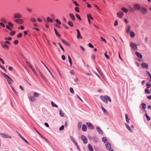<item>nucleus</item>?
<instances>
[{
  "mask_svg": "<svg viewBox=\"0 0 151 151\" xmlns=\"http://www.w3.org/2000/svg\"><path fill=\"white\" fill-rule=\"evenodd\" d=\"M141 105L142 106V110L143 109H145L146 108V104L144 103H142L141 104Z\"/></svg>",
  "mask_w": 151,
  "mask_h": 151,
  "instance_id": "obj_25",
  "label": "nucleus"
},
{
  "mask_svg": "<svg viewBox=\"0 0 151 151\" xmlns=\"http://www.w3.org/2000/svg\"><path fill=\"white\" fill-rule=\"evenodd\" d=\"M54 30H55V33L56 35V36L58 37H60V36H61V35H60L57 32V30H56V29H54Z\"/></svg>",
  "mask_w": 151,
  "mask_h": 151,
  "instance_id": "obj_27",
  "label": "nucleus"
},
{
  "mask_svg": "<svg viewBox=\"0 0 151 151\" xmlns=\"http://www.w3.org/2000/svg\"><path fill=\"white\" fill-rule=\"evenodd\" d=\"M36 67L37 70V71L38 72L40 76H41V78L43 79V81H47V79L45 77V76H44V75L42 74V73H41V72L40 71V70L37 67Z\"/></svg>",
  "mask_w": 151,
  "mask_h": 151,
  "instance_id": "obj_2",
  "label": "nucleus"
},
{
  "mask_svg": "<svg viewBox=\"0 0 151 151\" xmlns=\"http://www.w3.org/2000/svg\"><path fill=\"white\" fill-rule=\"evenodd\" d=\"M130 45L133 49L136 50H137V46L135 43L133 42H131L130 44Z\"/></svg>",
  "mask_w": 151,
  "mask_h": 151,
  "instance_id": "obj_8",
  "label": "nucleus"
},
{
  "mask_svg": "<svg viewBox=\"0 0 151 151\" xmlns=\"http://www.w3.org/2000/svg\"><path fill=\"white\" fill-rule=\"evenodd\" d=\"M22 34L21 33H19L17 35V37L18 38H19L22 37Z\"/></svg>",
  "mask_w": 151,
  "mask_h": 151,
  "instance_id": "obj_54",
  "label": "nucleus"
},
{
  "mask_svg": "<svg viewBox=\"0 0 151 151\" xmlns=\"http://www.w3.org/2000/svg\"><path fill=\"white\" fill-rule=\"evenodd\" d=\"M70 91L72 93H74V91L72 88L70 87Z\"/></svg>",
  "mask_w": 151,
  "mask_h": 151,
  "instance_id": "obj_48",
  "label": "nucleus"
},
{
  "mask_svg": "<svg viewBox=\"0 0 151 151\" xmlns=\"http://www.w3.org/2000/svg\"><path fill=\"white\" fill-rule=\"evenodd\" d=\"M77 32V38L78 39H79V38H81V39L82 38V37L81 36V35L78 29H77L76 30Z\"/></svg>",
  "mask_w": 151,
  "mask_h": 151,
  "instance_id": "obj_14",
  "label": "nucleus"
},
{
  "mask_svg": "<svg viewBox=\"0 0 151 151\" xmlns=\"http://www.w3.org/2000/svg\"><path fill=\"white\" fill-rule=\"evenodd\" d=\"M47 21L49 22H52V19L50 18L49 17H47Z\"/></svg>",
  "mask_w": 151,
  "mask_h": 151,
  "instance_id": "obj_39",
  "label": "nucleus"
},
{
  "mask_svg": "<svg viewBox=\"0 0 151 151\" xmlns=\"http://www.w3.org/2000/svg\"><path fill=\"white\" fill-rule=\"evenodd\" d=\"M125 126L128 129L129 131L130 132H132V131L131 130L130 128V127L129 125L127 124H125Z\"/></svg>",
  "mask_w": 151,
  "mask_h": 151,
  "instance_id": "obj_23",
  "label": "nucleus"
},
{
  "mask_svg": "<svg viewBox=\"0 0 151 151\" xmlns=\"http://www.w3.org/2000/svg\"><path fill=\"white\" fill-rule=\"evenodd\" d=\"M70 138L71 139V141H72L73 142H74L75 141V140L74 138H73L72 136H70Z\"/></svg>",
  "mask_w": 151,
  "mask_h": 151,
  "instance_id": "obj_58",
  "label": "nucleus"
},
{
  "mask_svg": "<svg viewBox=\"0 0 151 151\" xmlns=\"http://www.w3.org/2000/svg\"><path fill=\"white\" fill-rule=\"evenodd\" d=\"M76 17L79 20H81V18L79 15L78 14H76Z\"/></svg>",
  "mask_w": 151,
  "mask_h": 151,
  "instance_id": "obj_44",
  "label": "nucleus"
},
{
  "mask_svg": "<svg viewBox=\"0 0 151 151\" xmlns=\"http://www.w3.org/2000/svg\"><path fill=\"white\" fill-rule=\"evenodd\" d=\"M61 40L62 41V42L64 44H65V45H66L67 46H70V44L69 43V42H67L65 40H63L61 39Z\"/></svg>",
  "mask_w": 151,
  "mask_h": 151,
  "instance_id": "obj_16",
  "label": "nucleus"
},
{
  "mask_svg": "<svg viewBox=\"0 0 151 151\" xmlns=\"http://www.w3.org/2000/svg\"><path fill=\"white\" fill-rule=\"evenodd\" d=\"M130 36L131 37L133 38L135 36L134 33L133 32H131L130 34Z\"/></svg>",
  "mask_w": 151,
  "mask_h": 151,
  "instance_id": "obj_29",
  "label": "nucleus"
},
{
  "mask_svg": "<svg viewBox=\"0 0 151 151\" xmlns=\"http://www.w3.org/2000/svg\"><path fill=\"white\" fill-rule=\"evenodd\" d=\"M104 55L105 56L106 58V59H109V56L107 54V53L106 52H105L104 54Z\"/></svg>",
  "mask_w": 151,
  "mask_h": 151,
  "instance_id": "obj_41",
  "label": "nucleus"
},
{
  "mask_svg": "<svg viewBox=\"0 0 151 151\" xmlns=\"http://www.w3.org/2000/svg\"><path fill=\"white\" fill-rule=\"evenodd\" d=\"M29 99L32 102L35 101H36V99L34 96H31L29 98Z\"/></svg>",
  "mask_w": 151,
  "mask_h": 151,
  "instance_id": "obj_24",
  "label": "nucleus"
},
{
  "mask_svg": "<svg viewBox=\"0 0 151 151\" xmlns=\"http://www.w3.org/2000/svg\"><path fill=\"white\" fill-rule=\"evenodd\" d=\"M81 139L85 144H86L87 143V139L85 136L84 135H82L81 136Z\"/></svg>",
  "mask_w": 151,
  "mask_h": 151,
  "instance_id": "obj_7",
  "label": "nucleus"
},
{
  "mask_svg": "<svg viewBox=\"0 0 151 151\" xmlns=\"http://www.w3.org/2000/svg\"><path fill=\"white\" fill-rule=\"evenodd\" d=\"M96 129L97 131L100 134H102L103 133V132L101 129L99 127H96Z\"/></svg>",
  "mask_w": 151,
  "mask_h": 151,
  "instance_id": "obj_22",
  "label": "nucleus"
},
{
  "mask_svg": "<svg viewBox=\"0 0 151 151\" xmlns=\"http://www.w3.org/2000/svg\"><path fill=\"white\" fill-rule=\"evenodd\" d=\"M18 41L17 40H15L13 42L14 44L15 45H17L18 44Z\"/></svg>",
  "mask_w": 151,
  "mask_h": 151,
  "instance_id": "obj_49",
  "label": "nucleus"
},
{
  "mask_svg": "<svg viewBox=\"0 0 151 151\" xmlns=\"http://www.w3.org/2000/svg\"><path fill=\"white\" fill-rule=\"evenodd\" d=\"M82 129L84 132H86L87 131V127L85 124H83L82 125Z\"/></svg>",
  "mask_w": 151,
  "mask_h": 151,
  "instance_id": "obj_20",
  "label": "nucleus"
},
{
  "mask_svg": "<svg viewBox=\"0 0 151 151\" xmlns=\"http://www.w3.org/2000/svg\"><path fill=\"white\" fill-rule=\"evenodd\" d=\"M0 135L2 137L4 138H11V136H8V135L2 133H0Z\"/></svg>",
  "mask_w": 151,
  "mask_h": 151,
  "instance_id": "obj_11",
  "label": "nucleus"
},
{
  "mask_svg": "<svg viewBox=\"0 0 151 151\" xmlns=\"http://www.w3.org/2000/svg\"><path fill=\"white\" fill-rule=\"evenodd\" d=\"M86 124L90 129H93L94 128V126L91 123H86Z\"/></svg>",
  "mask_w": 151,
  "mask_h": 151,
  "instance_id": "obj_5",
  "label": "nucleus"
},
{
  "mask_svg": "<svg viewBox=\"0 0 151 151\" xmlns=\"http://www.w3.org/2000/svg\"><path fill=\"white\" fill-rule=\"evenodd\" d=\"M100 38L101 40L104 42L105 43H106V41L105 39L103 38L102 37H101Z\"/></svg>",
  "mask_w": 151,
  "mask_h": 151,
  "instance_id": "obj_52",
  "label": "nucleus"
},
{
  "mask_svg": "<svg viewBox=\"0 0 151 151\" xmlns=\"http://www.w3.org/2000/svg\"><path fill=\"white\" fill-rule=\"evenodd\" d=\"M0 67L4 71L6 72V70L5 68L3 67L0 64Z\"/></svg>",
  "mask_w": 151,
  "mask_h": 151,
  "instance_id": "obj_62",
  "label": "nucleus"
},
{
  "mask_svg": "<svg viewBox=\"0 0 151 151\" xmlns=\"http://www.w3.org/2000/svg\"><path fill=\"white\" fill-rule=\"evenodd\" d=\"M8 24L10 27H12V28L13 27H14L13 24L11 22H8Z\"/></svg>",
  "mask_w": 151,
  "mask_h": 151,
  "instance_id": "obj_42",
  "label": "nucleus"
},
{
  "mask_svg": "<svg viewBox=\"0 0 151 151\" xmlns=\"http://www.w3.org/2000/svg\"><path fill=\"white\" fill-rule=\"evenodd\" d=\"M133 7H134L135 10L136 11L140 10L141 8L140 5L138 4H134L133 5Z\"/></svg>",
  "mask_w": 151,
  "mask_h": 151,
  "instance_id": "obj_3",
  "label": "nucleus"
},
{
  "mask_svg": "<svg viewBox=\"0 0 151 151\" xmlns=\"http://www.w3.org/2000/svg\"><path fill=\"white\" fill-rule=\"evenodd\" d=\"M59 114L62 117L64 115V113L63 112V111L61 110H60Z\"/></svg>",
  "mask_w": 151,
  "mask_h": 151,
  "instance_id": "obj_31",
  "label": "nucleus"
},
{
  "mask_svg": "<svg viewBox=\"0 0 151 151\" xmlns=\"http://www.w3.org/2000/svg\"><path fill=\"white\" fill-rule=\"evenodd\" d=\"M135 55L137 56L138 58H140L141 59H142V55L141 54L139 53L138 52H136Z\"/></svg>",
  "mask_w": 151,
  "mask_h": 151,
  "instance_id": "obj_17",
  "label": "nucleus"
},
{
  "mask_svg": "<svg viewBox=\"0 0 151 151\" xmlns=\"http://www.w3.org/2000/svg\"><path fill=\"white\" fill-rule=\"evenodd\" d=\"M15 22L17 24H21L23 23V21L22 19H19L15 20Z\"/></svg>",
  "mask_w": 151,
  "mask_h": 151,
  "instance_id": "obj_10",
  "label": "nucleus"
},
{
  "mask_svg": "<svg viewBox=\"0 0 151 151\" xmlns=\"http://www.w3.org/2000/svg\"><path fill=\"white\" fill-rule=\"evenodd\" d=\"M102 141L105 143L107 141V139L106 137H104L102 138Z\"/></svg>",
  "mask_w": 151,
  "mask_h": 151,
  "instance_id": "obj_51",
  "label": "nucleus"
},
{
  "mask_svg": "<svg viewBox=\"0 0 151 151\" xmlns=\"http://www.w3.org/2000/svg\"><path fill=\"white\" fill-rule=\"evenodd\" d=\"M141 66L143 68H145L146 69H147L148 68V64L145 63H142Z\"/></svg>",
  "mask_w": 151,
  "mask_h": 151,
  "instance_id": "obj_6",
  "label": "nucleus"
},
{
  "mask_svg": "<svg viewBox=\"0 0 151 151\" xmlns=\"http://www.w3.org/2000/svg\"><path fill=\"white\" fill-rule=\"evenodd\" d=\"M82 125V123L81 122H79L78 124V129L80 130L81 129V126Z\"/></svg>",
  "mask_w": 151,
  "mask_h": 151,
  "instance_id": "obj_34",
  "label": "nucleus"
},
{
  "mask_svg": "<svg viewBox=\"0 0 151 151\" xmlns=\"http://www.w3.org/2000/svg\"><path fill=\"white\" fill-rule=\"evenodd\" d=\"M88 46L89 47H90L91 48H94V47H93V45L91 43H89L88 44Z\"/></svg>",
  "mask_w": 151,
  "mask_h": 151,
  "instance_id": "obj_50",
  "label": "nucleus"
},
{
  "mask_svg": "<svg viewBox=\"0 0 151 151\" xmlns=\"http://www.w3.org/2000/svg\"><path fill=\"white\" fill-rule=\"evenodd\" d=\"M69 15L70 18L73 20H75V17L73 14L72 13H70L69 14Z\"/></svg>",
  "mask_w": 151,
  "mask_h": 151,
  "instance_id": "obj_21",
  "label": "nucleus"
},
{
  "mask_svg": "<svg viewBox=\"0 0 151 151\" xmlns=\"http://www.w3.org/2000/svg\"><path fill=\"white\" fill-rule=\"evenodd\" d=\"M125 117H126V120L127 122L128 123H129V119L128 118V115L127 114H125Z\"/></svg>",
  "mask_w": 151,
  "mask_h": 151,
  "instance_id": "obj_36",
  "label": "nucleus"
},
{
  "mask_svg": "<svg viewBox=\"0 0 151 151\" xmlns=\"http://www.w3.org/2000/svg\"><path fill=\"white\" fill-rule=\"evenodd\" d=\"M131 27L130 26H128L127 29L126 30V32L127 33H129L130 31Z\"/></svg>",
  "mask_w": 151,
  "mask_h": 151,
  "instance_id": "obj_33",
  "label": "nucleus"
},
{
  "mask_svg": "<svg viewBox=\"0 0 151 151\" xmlns=\"http://www.w3.org/2000/svg\"><path fill=\"white\" fill-rule=\"evenodd\" d=\"M68 24L71 27H73V23L70 21H69L68 22Z\"/></svg>",
  "mask_w": 151,
  "mask_h": 151,
  "instance_id": "obj_38",
  "label": "nucleus"
},
{
  "mask_svg": "<svg viewBox=\"0 0 151 151\" xmlns=\"http://www.w3.org/2000/svg\"><path fill=\"white\" fill-rule=\"evenodd\" d=\"M100 97L103 101H104V102H105L107 104L108 103V101L106 97L102 96H101Z\"/></svg>",
  "mask_w": 151,
  "mask_h": 151,
  "instance_id": "obj_12",
  "label": "nucleus"
},
{
  "mask_svg": "<svg viewBox=\"0 0 151 151\" xmlns=\"http://www.w3.org/2000/svg\"><path fill=\"white\" fill-rule=\"evenodd\" d=\"M131 13H135V10L132 7H129V8L128 11Z\"/></svg>",
  "mask_w": 151,
  "mask_h": 151,
  "instance_id": "obj_13",
  "label": "nucleus"
},
{
  "mask_svg": "<svg viewBox=\"0 0 151 151\" xmlns=\"http://www.w3.org/2000/svg\"><path fill=\"white\" fill-rule=\"evenodd\" d=\"M51 104L53 107H54L56 108L58 107V106L57 105L55 104V103L53 101H52L51 102Z\"/></svg>",
  "mask_w": 151,
  "mask_h": 151,
  "instance_id": "obj_35",
  "label": "nucleus"
},
{
  "mask_svg": "<svg viewBox=\"0 0 151 151\" xmlns=\"http://www.w3.org/2000/svg\"><path fill=\"white\" fill-rule=\"evenodd\" d=\"M87 17H88V19H91L92 20H93V18L92 17L91 15L90 14L88 15H87Z\"/></svg>",
  "mask_w": 151,
  "mask_h": 151,
  "instance_id": "obj_40",
  "label": "nucleus"
},
{
  "mask_svg": "<svg viewBox=\"0 0 151 151\" xmlns=\"http://www.w3.org/2000/svg\"><path fill=\"white\" fill-rule=\"evenodd\" d=\"M16 32L15 31H12L10 32V35L12 36L14 35L15 33Z\"/></svg>",
  "mask_w": 151,
  "mask_h": 151,
  "instance_id": "obj_61",
  "label": "nucleus"
},
{
  "mask_svg": "<svg viewBox=\"0 0 151 151\" xmlns=\"http://www.w3.org/2000/svg\"><path fill=\"white\" fill-rule=\"evenodd\" d=\"M56 22L58 24H61V22L58 19H56L55 20Z\"/></svg>",
  "mask_w": 151,
  "mask_h": 151,
  "instance_id": "obj_63",
  "label": "nucleus"
},
{
  "mask_svg": "<svg viewBox=\"0 0 151 151\" xmlns=\"http://www.w3.org/2000/svg\"><path fill=\"white\" fill-rule=\"evenodd\" d=\"M64 128V126L63 125H62L59 128V130L61 131L63 130Z\"/></svg>",
  "mask_w": 151,
  "mask_h": 151,
  "instance_id": "obj_59",
  "label": "nucleus"
},
{
  "mask_svg": "<svg viewBox=\"0 0 151 151\" xmlns=\"http://www.w3.org/2000/svg\"><path fill=\"white\" fill-rule=\"evenodd\" d=\"M14 16L15 18H20L22 17V15L19 13H15Z\"/></svg>",
  "mask_w": 151,
  "mask_h": 151,
  "instance_id": "obj_9",
  "label": "nucleus"
},
{
  "mask_svg": "<svg viewBox=\"0 0 151 151\" xmlns=\"http://www.w3.org/2000/svg\"><path fill=\"white\" fill-rule=\"evenodd\" d=\"M88 148L89 149V150L90 151H93V148L91 145H90V144H88Z\"/></svg>",
  "mask_w": 151,
  "mask_h": 151,
  "instance_id": "obj_30",
  "label": "nucleus"
},
{
  "mask_svg": "<svg viewBox=\"0 0 151 151\" xmlns=\"http://www.w3.org/2000/svg\"><path fill=\"white\" fill-rule=\"evenodd\" d=\"M1 22H2L3 23H6V20L4 19L3 18H2L1 19Z\"/></svg>",
  "mask_w": 151,
  "mask_h": 151,
  "instance_id": "obj_45",
  "label": "nucleus"
},
{
  "mask_svg": "<svg viewBox=\"0 0 151 151\" xmlns=\"http://www.w3.org/2000/svg\"><path fill=\"white\" fill-rule=\"evenodd\" d=\"M145 91L147 93H150V91L148 89H146Z\"/></svg>",
  "mask_w": 151,
  "mask_h": 151,
  "instance_id": "obj_60",
  "label": "nucleus"
},
{
  "mask_svg": "<svg viewBox=\"0 0 151 151\" xmlns=\"http://www.w3.org/2000/svg\"><path fill=\"white\" fill-rule=\"evenodd\" d=\"M3 75L5 78H6V79L7 78H8V79H9V80H12V78H10L9 76H8L6 74L4 73H3Z\"/></svg>",
  "mask_w": 151,
  "mask_h": 151,
  "instance_id": "obj_26",
  "label": "nucleus"
},
{
  "mask_svg": "<svg viewBox=\"0 0 151 151\" xmlns=\"http://www.w3.org/2000/svg\"><path fill=\"white\" fill-rule=\"evenodd\" d=\"M145 115L147 120L148 121H149L150 119V117L147 114H145Z\"/></svg>",
  "mask_w": 151,
  "mask_h": 151,
  "instance_id": "obj_53",
  "label": "nucleus"
},
{
  "mask_svg": "<svg viewBox=\"0 0 151 151\" xmlns=\"http://www.w3.org/2000/svg\"><path fill=\"white\" fill-rule=\"evenodd\" d=\"M68 58L69 62L70 63V66H71L72 65V63L71 60V58L68 55Z\"/></svg>",
  "mask_w": 151,
  "mask_h": 151,
  "instance_id": "obj_32",
  "label": "nucleus"
},
{
  "mask_svg": "<svg viewBox=\"0 0 151 151\" xmlns=\"http://www.w3.org/2000/svg\"><path fill=\"white\" fill-rule=\"evenodd\" d=\"M95 58V56L94 55H92L91 56V59L94 60Z\"/></svg>",
  "mask_w": 151,
  "mask_h": 151,
  "instance_id": "obj_64",
  "label": "nucleus"
},
{
  "mask_svg": "<svg viewBox=\"0 0 151 151\" xmlns=\"http://www.w3.org/2000/svg\"><path fill=\"white\" fill-rule=\"evenodd\" d=\"M12 90H13V91L14 92V93H15L16 95H17L18 93H17V91H16L15 89L12 87Z\"/></svg>",
  "mask_w": 151,
  "mask_h": 151,
  "instance_id": "obj_46",
  "label": "nucleus"
},
{
  "mask_svg": "<svg viewBox=\"0 0 151 151\" xmlns=\"http://www.w3.org/2000/svg\"><path fill=\"white\" fill-rule=\"evenodd\" d=\"M75 10L76 12H79V9L78 7H75Z\"/></svg>",
  "mask_w": 151,
  "mask_h": 151,
  "instance_id": "obj_56",
  "label": "nucleus"
},
{
  "mask_svg": "<svg viewBox=\"0 0 151 151\" xmlns=\"http://www.w3.org/2000/svg\"><path fill=\"white\" fill-rule=\"evenodd\" d=\"M31 21L33 22H35L36 21V20L35 19L33 18H32L30 19Z\"/></svg>",
  "mask_w": 151,
  "mask_h": 151,
  "instance_id": "obj_47",
  "label": "nucleus"
},
{
  "mask_svg": "<svg viewBox=\"0 0 151 151\" xmlns=\"http://www.w3.org/2000/svg\"><path fill=\"white\" fill-rule=\"evenodd\" d=\"M3 48L5 50H8L9 49V47L8 46L6 45V44H1Z\"/></svg>",
  "mask_w": 151,
  "mask_h": 151,
  "instance_id": "obj_19",
  "label": "nucleus"
},
{
  "mask_svg": "<svg viewBox=\"0 0 151 151\" xmlns=\"http://www.w3.org/2000/svg\"><path fill=\"white\" fill-rule=\"evenodd\" d=\"M39 95L40 94L39 93L36 92H34L33 94L34 96L35 97H38Z\"/></svg>",
  "mask_w": 151,
  "mask_h": 151,
  "instance_id": "obj_28",
  "label": "nucleus"
},
{
  "mask_svg": "<svg viewBox=\"0 0 151 151\" xmlns=\"http://www.w3.org/2000/svg\"><path fill=\"white\" fill-rule=\"evenodd\" d=\"M58 44H59L60 47L61 49L63 51V52H64V51H65L64 50L62 46L60 44V43H59Z\"/></svg>",
  "mask_w": 151,
  "mask_h": 151,
  "instance_id": "obj_55",
  "label": "nucleus"
},
{
  "mask_svg": "<svg viewBox=\"0 0 151 151\" xmlns=\"http://www.w3.org/2000/svg\"><path fill=\"white\" fill-rule=\"evenodd\" d=\"M140 10V12L143 15H145L147 13V9L144 7H141Z\"/></svg>",
  "mask_w": 151,
  "mask_h": 151,
  "instance_id": "obj_1",
  "label": "nucleus"
},
{
  "mask_svg": "<svg viewBox=\"0 0 151 151\" xmlns=\"http://www.w3.org/2000/svg\"><path fill=\"white\" fill-rule=\"evenodd\" d=\"M106 147L107 149L109 150H110L111 149V146L110 143H107L105 144Z\"/></svg>",
  "mask_w": 151,
  "mask_h": 151,
  "instance_id": "obj_15",
  "label": "nucleus"
},
{
  "mask_svg": "<svg viewBox=\"0 0 151 151\" xmlns=\"http://www.w3.org/2000/svg\"><path fill=\"white\" fill-rule=\"evenodd\" d=\"M72 2L76 6H79V5L77 3L73 0H72Z\"/></svg>",
  "mask_w": 151,
  "mask_h": 151,
  "instance_id": "obj_37",
  "label": "nucleus"
},
{
  "mask_svg": "<svg viewBox=\"0 0 151 151\" xmlns=\"http://www.w3.org/2000/svg\"><path fill=\"white\" fill-rule=\"evenodd\" d=\"M7 80L8 83L9 84H10L12 83V81L13 82V81L12 80H12H11L9 79H8V78H7Z\"/></svg>",
  "mask_w": 151,
  "mask_h": 151,
  "instance_id": "obj_43",
  "label": "nucleus"
},
{
  "mask_svg": "<svg viewBox=\"0 0 151 151\" xmlns=\"http://www.w3.org/2000/svg\"><path fill=\"white\" fill-rule=\"evenodd\" d=\"M121 10L125 13H127L128 12V9L125 7H123L121 9Z\"/></svg>",
  "mask_w": 151,
  "mask_h": 151,
  "instance_id": "obj_18",
  "label": "nucleus"
},
{
  "mask_svg": "<svg viewBox=\"0 0 151 151\" xmlns=\"http://www.w3.org/2000/svg\"><path fill=\"white\" fill-rule=\"evenodd\" d=\"M124 15V13L122 11H120L117 13V16L119 18H122Z\"/></svg>",
  "mask_w": 151,
  "mask_h": 151,
  "instance_id": "obj_4",
  "label": "nucleus"
},
{
  "mask_svg": "<svg viewBox=\"0 0 151 151\" xmlns=\"http://www.w3.org/2000/svg\"><path fill=\"white\" fill-rule=\"evenodd\" d=\"M30 68L32 70V71L35 74H36V72L35 71V70L32 68V66L31 67H30Z\"/></svg>",
  "mask_w": 151,
  "mask_h": 151,
  "instance_id": "obj_57",
  "label": "nucleus"
}]
</instances>
